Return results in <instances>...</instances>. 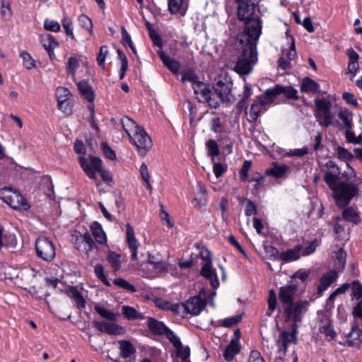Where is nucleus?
<instances>
[{
    "label": "nucleus",
    "mask_w": 362,
    "mask_h": 362,
    "mask_svg": "<svg viewBox=\"0 0 362 362\" xmlns=\"http://www.w3.org/2000/svg\"><path fill=\"white\" fill-rule=\"evenodd\" d=\"M255 9L251 12H247L245 19L238 16L240 21L245 22L244 30L237 35L235 43L238 46L252 47L253 50L257 48V40L262 34V21L256 16H254Z\"/></svg>",
    "instance_id": "nucleus-1"
},
{
    "label": "nucleus",
    "mask_w": 362,
    "mask_h": 362,
    "mask_svg": "<svg viewBox=\"0 0 362 362\" xmlns=\"http://www.w3.org/2000/svg\"><path fill=\"white\" fill-rule=\"evenodd\" d=\"M333 187L329 189L333 192V197L336 205L343 209L347 206L351 199L358 194L359 189L356 185L351 181H334Z\"/></svg>",
    "instance_id": "nucleus-2"
},
{
    "label": "nucleus",
    "mask_w": 362,
    "mask_h": 362,
    "mask_svg": "<svg viewBox=\"0 0 362 362\" xmlns=\"http://www.w3.org/2000/svg\"><path fill=\"white\" fill-rule=\"evenodd\" d=\"M90 161L83 156H80L78 161L80 165L86 175L92 180H96V172L100 173L101 178L105 182H112L113 178L112 174L107 170H105L102 166V160L97 156L89 155Z\"/></svg>",
    "instance_id": "nucleus-3"
},
{
    "label": "nucleus",
    "mask_w": 362,
    "mask_h": 362,
    "mask_svg": "<svg viewBox=\"0 0 362 362\" xmlns=\"http://www.w3.org/2000/svg\"><path fill=\"white\" fill-rule=\"evenodd\" d=\"M235 49L240 52V57L237 61L234 70L240 75H247L252 70V64L257 60V50L252 47L238 46L235 44Z\"/></svg>",
    "instance_id": "nucleus-4"
},
{
    "label": "nucleus",
    "mask_w": 362,
    "mask_h": 362,
    "mask_svg": "<svg viewBox=\"0 0 362 362\" xmlns=\"http://www.w3.org/2000/svg\"><path fill=\"white\" fill-rule=\"evenodd\" d=\"M309 301L306 300H299L292 303L288 306L284 307V313L286 322L292 320L294 324L303 320V315L308 311Z\"/></svg>",
    "instance_id": "nucleus-5"
},
{
    "label": "nucleus",
    "mask_w": 362,
    "mask_h": 362,
    "mask_svg": "<svg viewBox=\"0 0 362 362\" xmlns=\"http://www.w3.org/2000/svg\"><path fill=\"white\" fill-rule=\"evenodd\" d=\"M130 142L134 144L139 154L144 157L152 147V140L142 127H136L133 136L129 138Z\"/></svg>",
    "instance_id": "nucleus-6"
},
{
    "label": "nucleus",
    "mask_w": 362,
    "mask_h": 362,
    "mask_svg": "<svg viewBox=\"0 0 362 362\" xmlns=\"http://www.w3.org/2000/svg\"><path fill=\"white\" fill-rule=\"evenodd\" d=\"M201 257L205 261V264L200 270V275L210 281L211 286L216 289L219 286V281L215 269L212 266L211 252L205 248V251L201 252Z\"/></svg>",
    "instance_id": "nucleus-7"
},
{
    "label": "nucleus",
    "mask_w": 362,
    "mask_h": 362,
    "mask_svg": "<svg viewBox=\"0 0 362 362\" xmlns=\"http://www.w3.org/2000/svg\"><path fill=\"white\" fill-rule=\"evenodd\" d=\"M36 255L46 262H51L56 255L53 243L45 236H39L35 240Z\"/></svg>",
    "instance_id": "nucleus-8"
},
{
    "label": "nucleus",
    "mask_w": 362,
    "mask_h": 362,
    "mask_svg": "<svg viewBox=\"0 0 362 362\" xmlns=\"http://www.w3.org/2000/svg\"><path fill=\"white\" fill-rule=\"evenodd\" d=\"M192 88L194 95H201L200 98H197L199 102L206 103L211 108L216 109L220 106L221 101L212 98V91L209 83L202 81L199 83V86H192Z\"/></svg>",
    "instance_id": "nucleus-9"
},
{
    "label": "nucleus",
    "mask_w": 362,
    "mask_h": 362,
    "mask_svg": "<svg viewBox=\"0 0 362 362\" xmlns=\"http://www.w3.org/2000/svg\"><path fill=\"white\" fill-rule=\"evenodd\" d=\"M206 302L202 299L200 295L190 297L185 302L182 303V307L184 309V314H191L192 315H198L201 311L205 308Z\"/></svg>",
    "instance_id": "nucleus-10"
},
{
    "label": "nucleus",
    "mask_w": 362,
    "mask_h": 362,
    "mask_svg": "<svg viewBox=\"0 0 362 362\" xmlns=\"http://www.w3.org/2000/svg\"><path fill=\"white\" fill-rule=\"evenodd\" d=\"M328 170L325 171L323 180L329 187H333L334 181L341 180V171L338 165L329 160L324 164Z\"/></svg>",
    "instance_id": "nucleus-11"
},
{
    "label": "nucleus",
    "mask_w": 362,
    "mask_h": 362,
    "mask_svg": "<svg viewBox=\"0 0 362 362\" xmlns=\"http://www.w3.org/2000/svg\"><path fill=\"white\" fill-rule=\"evenodd\" d=\"M93 325L100 332L106 333L109 335H124L126 332L125 329L115 322L106 321H93Z\"/></svg>",
    "instance_id": "nucleus-12"
},
{
    "label": "nucleus",
    "mask_w": 362,
    "mask_h": 362,
    "mask_svg": "<svg viewBox=\"0 0 362 362\" xmlns=\"http://www.w3.org/2000/svg\"><path fill=\"white\" fill-rule=\"evenodd\" d=\"M232 87L233 83L224 78V81L222 79L217 80L216 83L213 84L212 89L219 98L220 100L218 101H221V103L228 98L232 90Z\"/></svg>",
    "instance_id": "nucleus-13"
},
{
    "label": "nucleus",
    "mask_w": 362,
    "mask_h": 362,
    "mask_svg": "<svg viewBox=\"0 0 362 362\" xmlns=\"http://www.w3.org/2000/svg\"><path fill=\"white\" fill-rule=\"evenodd\" d=\"M298 289V285L297 284H289L280 288L279 298L284 306H288L294 302V296Z\"/></svg>",
    "instance_id": "nucleus-14"
},
{
    "label": "nucleus",
    "mask_w": 362,
    "mask_h": 362,
    "mask_svg": "<svg viewBox=\"0 0 362 362\" xmlns=\"http://www.w3.org/2000/svg\"><path fill=\"white\" fill-rule=\"evenodd\" d=\"M338 278V272L332 269L324 273L320 278V284L317 289L318 296H322L324 292L334 283Z\"/></svg>",
    "instance_id": "nucleus-15"
},
{
    "label": "nucleus",
    "mask_w": 362,
    "mask_h": 362,
    "mask_svg": "<svg viewBox=\"0 0 362 362\" xmlns=\"http://www.w3.org/2000/svg\"><path fill=\"white\" fill-rule=\"evenodd\" d=\"M1 199L16 210L21 209L27 210L30 208V205L28 203L27 199L18 192H15L13 195H8L5 197L1 196Z\"/></svg>",
    "instance_id": "nucleus-16"
},
{
    "label": "nucleus",
    "mask_w": 362,
    "mask_h": 362,
    "mask_svg": "<svg viewBox=\"0 0 362 362\" xmlns=\"http://www.w3.org/2000/svg\"><path fill=\"white\" fill-rule=\"evenodd\" d=\"M346 344L349 347H359L362 344V329L359 328V324L354 321L351 332L346 335Z\"/></svg>",
    "instance_id": "nucleus-17"
},
{
    "label": "nucleus",
    "mask_w": 362,
    "mask_h": 362,
    "mask_svg": "<svg viewBox=\"0 0 362 362\" xmlns=\"http://www.w3.org/2000/svg\"><path fill=\"white\" fill-rule=\"evenodd\" d=\"M127 228V241L129 249L132 251L131 259L137 260V249L139 246L137 240L135 238L134 230L129 223L126 224Z\"/></svg>",
    "instance_id": "nucleus-18"
},
{
    "label": "nucleus",
    "mask_w": 362,
    "mask_h": 362,
    "mask_svg": "<svg viewBox=\"0 0 362 362\" xmlns=\"http://www.w3.org/2000/svg\"><path fill=\"white\" fill-rule=\"evenodd\" d=\"M148 328L156 336L166 335L170 329L162 321H159L153 317H148Z\"/></svg>",
    "instance_id": "nucleus-19"
},
{
    "label": "nucleus",
    "mask_w": 362,
    "mask_h": 362,
    "mask_svg": "<svg viewBox=\"0 0 362 362\" xmlns=\"http://www.w3.org/2000/svg\"><path fill=\"white\" fill-rule=\"evenodd\" d=\"M282 91L281 85L276 84L274 88L267 89L264 94L257 96V99L261 105L269 104L276 97L281 95Z\"/></svg>",
    "instance_id": "nucleus-20"
},
{
    "label": "nucleus",
    "mask_w": 362,
    "mask_h": 362,
    "mask_svg": "<svg viewBox=\"0 0 362 362\" xmlns=\"http://www.w3.org/2000/svg\"><path fill=\"white\" fill-rule=\"evenodd\" d=\"M157 54L164 66H166L169 71L175 74L179 73L181 68V64L179 61L167 55L162 49L158 50Z\"/></svg>",
    "instance_id": "nucleus-21"
},
{
    "label": "nucleus",
    "mask_w": 362,
    "mask_h": 362,
    "mask_svg": "<svg viewBox=\"0 0 362 362\" xmlns=\"http://www.w3.org/2000/svg\"><path fill=\"white\" fill-rule=\"evenodd\" d=\"M337 115L341 122L338 124L340 129H352L354 127L353 113L349 109L341 107Z\"/></svg>",
    "instance_id": "nucleus-22"
},
{
    "label": "nucleus",
    "mask_w": 362,
    "mask_h": 362,
    "mask_svg": "<svg viewBox=\"0 0 362 362\" xmlns=\"http://www.w3.org/2000/svg\"><path fill=\"white\" fill-rule=\"evenodd\" d=\"M238 3L237 15L245 19L244 16L248 11L252 12L262 0H235Z\"/></svg>",
    "instance_id": "nucleus-23"
},
{
    "label": "nucleus",
    "mask_w": 362,
    "mask_h": 362,
    "mask_svg": "<svg viewBox=\"0 0 362 362\" xmlns=\"http://www.w3.org/2000/svg\"><path fill=\"white\" fill-rule=\"evenodd\" d=\"M78 90L84 99L88 102L93 103L95 100V93L91 85L88 81L82 80L77 83Z\"/></svg>",
    "instance_id": "nucleus-24"
},
{
    "label": "nucleus",
    "mask_w": 362,
    "mask_h": 362,
    "mask_svg": "<svg viewBox=\"0 0 362 362\" xmlns=\"http://www.w3.org/2000/svg\"><path fill=\"white\" fill-rule=\"evenodd\" d=\"M302 249L303 246L298 244L293 249L281 252L279 255V259L284 262L296 261L300 257V252Z\"/></svg>",
    "instance_id": "nucleus-25"
},
{
    "label": "nucleus",
    "mask_w": 362,
    "mask_h": 362,
    "mask_svg": "<svg viewBox=\"0 0 362 362\" xmlns=\"http://www.w3.org/2000/svg\"><path fill=\"white\" fill-rule=\"evenodd\" d=\"M120 350V356L123 358H127L134 354L136 351L134 346L129 340H119L118 341Z\"/></svg>",
    "instance_id": "nucleus-26"
},
{
    "label": "nucleus",
    "mask_w": 362,
    "mask_h": 362,
    "mask_svg": "<svg viewBox=\"0 0 362 362\" xmlns=\"http://www.w3.org/2000/svg\"><path fill=\"white\" fill-rule=\"evenodd\" d=\"M272 165V167L266 170V175H270L276 178H280L282 177L289 169L288 166L286 165H280L276 163H273Z\"/></svg>",
    "instance_id": "nucleus-27"
},
{
    "label": "nucleus",
    "mask_w": 362,
    "mask_h": 362,
    "mask_svg": "<svg viewBox=\"0 0 362 362\" xmlns=\"http://www.w3.org/2000/svg\"><path fill=\"white\" fill-rule=\"evenodd\" d=\"M240 351V344H236L235 341H230L224 350L223 358L227 362H231L235 355L238 354Z\"/></svg>",
    "instance_id": "nucleus-28"
},
{
    "label": "nucleus",
    "mask_w": 362,
    "mask_h": 362,
    "mask_svg": "<svg viewBox=\"0 0 362 362\" xmlns=\"http://www.w3.org/2000/svg\"><path fill=\"white\" fill-rule=\"evenodd\" d=\"M90 229L94 238L98 243L103 244L107 242L106 235L98 222L94 221L91 224Z\"/></svg>",
    "instance_id": "nucleus-29"
},
{
    "label": "nucleus",
    "mask_w": 362,
    "mask_h": 362,
    "mask_svg": "<svg viewBox=\"0 0 362 362\" xmlns=\"http://www.w3.org/2000/svg\"><path fill=\"white\" fill-rule=\"evenodd\" d=\"M122 313L127 320H144V314L138 312L134 307L124 305L122 308Z\"/></svg>",
    "instance_id": "nucleus-30"
},
{
    "label": "nucleus",
    "mask_w": 362,
    "mask_h": 362,
    "mask_svg": "<svg viewBox=\"0 0 362 362\" xmlns=\"http://www.w3.org/2000/svg\"><path fill=\"white\" fill-rule=\"evenodd\" d=\"M335 152L337 153V158L341 161L346 162L347 167L354 173V170L349 164V162L354 159V155L349 151L348 149L339 146L335 148Z\"/></svg>",
    "instance_id": "nucleus-31"
},
{
    "label": "nucleus",
    "mask_w": 362,
    "mask_h": 362,
    "mask_svg": "<svg viewBox=\"0 0 362 362\" xmlns=\"http://www.w3.org/2000/svg\"><path fill=\"white\" fill-rule=\"evenodd\" d=\"M341 215L342 218L346 221L354 224H358L360 222V216L352 206H346Z\"/></svg>",
    "instance_id": "nucleus-32"
},
{
    "label": "nucleus",
    "mask_w": 362,
    "mask_h": 362,
    "mask_svg": "<svg viewBox=\"0 0 362 362\" xmlns=\"http://www.w3.org/2000/svg\"><path fill=\"white\" fill-rule=\"evenodd\" d=\"M320 85L310 77H305L300 85V91L303 93H315L318 90Z\"/></svg>",
    "instance_id": "nucleus-33"
},
{
    "label": "nucleus",
    "mask_w": 362,
    "mask_h": 362,
    "mask_svg": "<svg viewBox=\"0 0 362 362\" xmlns=\"http://www.w3.org/2000/svg\"><path fill=\"white\" fill-rule=\"evenodd\" d=\"M325 323L319 328L320 332L324 334L327 337L335 338L337 333L332 326V321L328 317H325Z\"/></svg>",
    "instance_id": "nucleus-34"
},
{
    "label": "nucleus",
    "mask_w": 362,
    "mask_h": 362,
    "mask_svg": "<svg viewBox=\"0 0 362 362\" xmlns=\"http://www.w3.org/2000/svg\"><path fill=\"white\" fill-rule=\"evenodd\" d=\"M262 105H261L259 103V100L257 98L251 105L250 110V117L247 118V121L250 123L255 122L257 119V118L260 116Z\"/></svg>",
    "instance_id": "nucleus-35"
},
{
    "label": "nucleus",
    "mask_w": 362,
    "mask_h": 362,
    "mask_svg": "<svg viewBox=\"0 0 362 362\" xmlns=\"http://www.w3.org/2000/svg\"><path fill=\"white\" fill-rule=\"evenodd\" d=\"M95 310L102 317L115 322L117 319V314L112 312L111 310H107L104 307L96 304L95 305Z\"/></svg>",
    "instance_id": "nucleus-36"
},
{
    "label": "nucleus",
    "mask_w": 362,
    "mask_h": 362,
    "mask_svg": "<svg viewBox=\"0 0 362 362\" xmlns=\"http://www.w3.org/2000/svg\"><path fill=\"white\" fill-rule=\"evenodd\" d=\"M181 81L182 83H185L186 81H190L192 83V86H199V83L202 82L199 80L198 76L192 69H186L182 73Z\"/></svg>",
    "instance_id": "nucleus-37"
},
{
    "label": "nucleus",
    "mask_w": 362,
    "mask_h": 362,
    "mask_svg": "<svg viewBox=\"0 0 362 362\" xmlns=\"http://www.w3.org/2000/svg\"><path fill=\"white\" fill-rule=\"evenodd\" d=\"M41 42L45 50L50 49H54L56 47L59 46V42L55 37L50 34H46L42 36Z\"/></svg>",
    "instance_id": "nucleus-38"
},
{
    "label": "nucleus",
    "mask_w": 362,
    "mask_h": 362,
    "mask_svg": "<svg viewBox=\"0 0 362 362\" xmlns=\"http://www.w3.org/2000/svg\"><path fill=\"white\" fill-rule=\"evenodd\" d=\"M0 15L1 18L5 21L11 20L13 16V12L11 10V1L9 0L1 1Z\"/></svg>",
    "instance_id": "nucleus-39"
},
{
    "label": "nucleus",
    "mask_w": 362,
    "mask_h": 362,
    "mask_svg": "<svg viewBox=\"0 0 362 362\" xmlns=\"http://www.w3.org/2000/svg\"><path fill=\"white\" fill-rule=\"evenodd\" d=\"M207 154L211 157V161L214 162V157L220 154V150L218 144L215 140L209 139L206 143Z\"/></svg>",
    "instance_id": "nucleus-40"
},
{
    "label": "nucleus",
    "mask_w": 362,
    "mask_h": 362,
    "mask_svg": "<svg viewBox=\"0 0 362 362\" xmlns=\"http://www.w3.org/2000/svg\"><path fill=\"white\" fill-rule=\"evenodd\" d=\"M117 53L118 54L119 59L121 61V67L119 69V80H122L124 78L125 73L128 69V60L125 54L121 49H117Z\"/></svg>",
    "instance_id": "nucleus-41"
},
{
    "label": "nucleus",
    "mask_w": 362,
    "mask_h": 362,
    "mask_svg": "<svg viewBox=\"0 0 362 362\" xmlns=\"http://www.w3.org/2000/svg\"><path fill=\"white\" fill-rule=\"evenodd\" d=\"M352 298L357 301H362V284L355 280L351 283Z\"/></svg>",
    "instance_id": "nucleus-42"
},
{
    "label": "nucleus",
    "mask_w": 362,
    "mask_h": 362,
    "mask_svg": "<svg viewBox=\"0 0 362 362\" xmlns=\"http://www.w3.org/2000/svg\"><path fill=\"white\" fill-rule=\"evenodd\" d=\"M335 257L337 259L336 265L337 269L340 271L344 270L346 263V252L344 248L341 247L335 252Z\"/></svg>",
    "instance_id": "nucleus-43"
},
{
    "label": "nucleus",
    "mask_w": 362,
    "mask_h": 362,
    "mask_svg": "<svg viewBox=\"0 0 362 362\" xmlns=\"http://www.w3.org/2000/svg\"><path fill=\"white\" fill-rule=\"evenodd\" d=\"M107 260L115 271H118L121 268L120 255L117 252L110 251L107 256Z\"/></svg>",
    "instance_id": "nucleus-44"
},
{
    "label": "nucleus",
    "mask_w": 362,
    "mask_h": 362,
    "mask_svg": "<svg viewBox=\"0 0 362 362\" xmlns=\"http://www.w3.org/2000/svg\"><path fill=\"white\" fill-rule=\"evenodd\" d=\"M167 339L172 343L173 346L176 349V355H180L181 349H182V344L180 339L175 334L173 330H170L165 335Z\"/></svg>",
    "instance_id": "nucleus-45"
},
{
    "label": "nucleus",
    "mask_w": 362,
    "mask_h": 362,
    "mask_svg": "<svg viewBox=\"0 0 362 362\" xmlns=\"http://www.w3.org/2000/svg\"><path fill=\"white\" fill-rule=\"evenodd\" d=\"M17 245V240L15 234L4 231L3 246L8 248H15Z\"/></svg>",
    "instance_id": "nucleus-46"
},
{
    "label": "nucleus",
    "mask_w": 362,
    "mask_h": 362,
    "mask_svg": "<svg viewBox=\"0 0 362 362\" xmlns=\"http://www.w3.org/2000/svg\"><path fill=\"white\" fill-rule=\"evenodd\" d=\"M113 284L124 290L130 291L131 293H135L136 291V287L123 278L119 277L113 280Z\"/></svg>",
    "instance_id": "nucleus-47"
},
{
    "label": "nucleus",
    "mask_w": 362,
    "mask_h": 362,
    "mask_svg": "<svg viewBox=\"0 0 362 362\" xmlns=\"http://www.w3.org/2000/svg\"><path fill=\"white\" fill-rule=\"evenodd\" d=\"M317 121L320 124L324 125L325 127H328L332 124L334 115L331 112V109H329L325 112H322V117L320 115L317 116Z\"/></svg>",
    "instance_id": "nucleus-48"
},
{
    "label": "nucleus",
    "mask_w": 362,
    "mask_h": 362,
    "mask_svg": "<svg viewBox=\"0 0 362 362\" xmlns=\"http://www.w3.org/2000/svg\"><path fill=\"white\" fill-rule=\"evenodd\" d=\"M94 273L97 278L100 279L104 285L106 286H111L110 282L108 281L106 275L105 274L104 268L101 264H97L94 267Z\"/></svg>",
    "instance_id": "nucleus-49"
},
{
    "label": "nucleus",
    "mask_w": 362,
    "mask_h": 362,
    "mask_svg": "<svg viewBox=\"0 0 362 362\" xmlns=\"http://www.w3.org/2000/svg\"><path fill=\"white\" fill-rule=\"evenodd\" d=\"M291 327H292L291 334H290V332L286 330H284L281 333V339L282 343L289 344L291 342V340L289 339V337H291L292 340H293L294 342L296 341L297 325L293 324Z\"/></svg>",
    "instance_id": "nucleus-50"
},
{
    "label": "nucleus",
    "mask_w": 362,
    "mask_h": 362,
    "mask_svg": "<svg viewBox=\"0 0 362 362\" xmlns=\"http://www.w3.org/2000/svg\"><path fill=\"white\" fill-rule=\"evenodd\" d=\"M243 319V315H237L220 320V325L223 327H232L238 324Z\"/></svg>",
    "instance_id": "nucleus-51"
},
{
    "label": "nucleus",
    "mask_w": 362,
    "mask_h": 362,
    "mask_svg": "<svg viewBox=\"0 0 362 362\" xmlns=\"http://www.w3.org/2000/svg\"><path fill=\"white\" fill-rule=\"evenodd\" d=\"M265 177L264 175H261L258 173H256L253 174L251 177V178L249 180L250 182H255L253 189H252V194H257L259 186L262 185L264 181Z\"/></svg>",
    "instance_id": "nucleus-52"
},
{
    "label": "nucleus",
    "mask_w": 362,
    "mask_h": 362,
    "mask_svg": "<svg viewBox=\"0 0 362 362\" xmlns=\"http://www.w3.org/2000/svg\"><path fill=\"white\" fill-rule=\"evenodd\" d=\"M121 124L123 129L127 134L129 138L132 136V135L129 134V131L132 128H134V130H136V127H139L133 119L128 117H122L121 119Z\"/></svg>",
    "instance_id": "nucleus-53"
},
{
    "label": "nucleus",
    "mask_w": 362,
    "mask_h": 362,
    "mask_svg": "<svg viewBox=\"0 0 362 362\" xmlns=\"http://www.w3.org/2000/svg\"><path fill=\"white\" fill-rule=\"evenodd\" d=\"M267 303L268 310L267 311L266 315L270 317L272 315V312H273L276 308L277 303L276 296L274 290L269 291Z\"/></svg>",
    "instance_id": "nucleus-54"
},
{
    "label": "nucleus",
    "mask_w": 362,
    "mask_h": 362,
    "mask_svg": "<svg viewBox=\"0 0 362 362\" xmlns=\"http://www.w3.org/2000/svg\"><path fill=\"white\" fill-rule=\"evenodd\" d=\"M81 243H86L88 245V248L84 247L86 254L88 253L89 251H91L95 248H97V245L94 240H93L90 234L88 232L84 233L83 235L81 236Z\"/></svg>",
    "instance_id": "nucleus-55"
},
{
    "label": "nucleus",
    "mask_w": 362,
    "mask_h": 362,
    "mask_svg": "<svg viewBox=\"0 0 362 362\" xmlns=\"http://www.w3.org/2000/svg\"><path fill=\"white\" fill-rule=\"evenodd\" d=\"M281 95L287 99L297 100L298 99V90L291 86H284L281 85Z\"/></svg>",
    "instance_id": "nucleus-56"
},
{
    "label": "nucleus",
    "mask_w": 362,
    "mask_h": 362,
    "mask_svg": "<svg viewBox=\"0 0 362 362\" xmlns=\"http://www.w3.org/2000/svg\"><path fill=\"white\" fill-rule=\"evenodd\" d=\"M316 109L319 112H325L326 110L332 108V102L329 100L324 98H316L314 100Z\"/></svg>",
    "instance_id": "nucleus-57"
},
{
    "label": "nucleus",
    "mask_w": 362,
    "mask_h": 362,
    "mask_svg": "<svg viewBox=\"0 0 362 362\" xmlns=\"http://www.w3.org/2000/svg\"><path fill=\"white\" fill-rule=\"evenodd\" d=\"M57 106L59 110L66 115H71L72 113V105L68 100H66V98L62 99V95L58 96Z\"/></svg>",
    "instance_id": "nucleus-58"
},
{
    "label": "nucleus",
    "mask_w": 362,
    "mask_h": 362,
    "mask_svg": "<svg viewBox=\"0 0 362 362\" xmlns=\"http://www.w3.org/2000/svg\"><path fill=\"white\" fill-rule=\"evenodd\" d=\"M101 150L104 156L111 160H115L117 158L115 151L106 142H102Z\"/></svg>",
    "instance_id": "nucleus-59"
},
{
    "label": "nucleus",
    "mask_w": 362,
    "mask_h": 362,
    "mask_svg": "<svg viewBox=\"0 0 362 362\" xmlns=\"http://www.w3.org/2000/svg\"><path fill=\"white\" fill-rule=\"evenodd\" d=\"M11 271H13L12 267L0 263V276L1 279L13 280L15 276L11 274Z\"/></svg>",
    "instance_id": "nucleus-60"
},
{
    "label": "nucleus",
    "mask_w": 362,
    "mask_h": 362,
    "mask_svg": "<svg viewBox=\"0 0 362 362\" xmlns=\"http://www.w3.org/2000/svg\"><path fill=\"white\" fill-rule=\"evenodd\" d=\"M252 166V161L246 160L244 161L241 169L239 171L240 180L241 182H245L248 177V171Z\"/></svg>",
    "instance_id": "nucleus-61"
},
{
    "label": "nucleus",
    "mask_w": 362,
    "mask_h": 362,
    "mask_svg": "<svg viewBox=\"0 0 362 362\" xmlns=\"http://www.w3.org/2000/svg\"><path fill=\"white\" fill-rule=\"evenodd\" d=\"M183 0H168V11L171 14H177L180 12Z\"/></svg>",
    "instance_id": "nucleus-62"
},
{
    "label": "nucleus",
    "mask_w": 362,
    "mask_h": 362,
    "mask_svg": "<svg viewBox=\"0 0 362 362\" xmlns=\"http://www.w3.org/2000/svg\"><path fill=\"white\" fill-rule=\"evenodd\" d=\"M78 23L80 25L88 30L90 33L93 31V23L91 19L85 14H81L78 17Z\"/></svg>",
    "instance_id": "nucleus-63"
},
{
    "label": "nucleus",
    "mask_w": 362,
    "mask_h": 362,
    "mask_svg": "<svg viewBox=\"0 0 362 362\" xmlns=\"http://www.w3.org/2000/svg\"><path fill=\"white\" fill-rule=\"evenodd\" d=\"M21 56L23 58V65L26 69H31L35 66V61L28 52H22Z\"/></svg>",
    "instance_id": "nucleus-64"
}]
</instances>
